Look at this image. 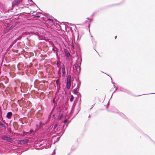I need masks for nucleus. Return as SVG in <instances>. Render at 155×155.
<instances>
[{"mask_svg":"<svg viewBox=\"0 0 155 155\" xmlns=\"http://www.w3.org/2000/svg\"><path fill=\"white\" fill-rule=\"evenodd\" d=\"M24 5L22 2V0H14L12 3V7L15 6H20Z\"/></svg>","mask_w":155,"mask_h":155,"instance_id":"f257e3e1","label":"nucleus"},{"mask_svg":"<svg viewBox=\"0 0 155 155\" xmlns=\"http://www.w3.org/2000/svg\"><path fill=\"white\" fill-rule=\"evenodd\" d=\"M71 77L70 75H68L67 78V83L66 87L68 89H69L71 86Z\"/></svg>","mask_w":155,"mask_h":155,"instance_id":"f03ea898","label":"nucleus"},{"mask_svg":"<svg viewBox=\"0 0 155 155\" xmlns=\"http://www.w3.org/2000/svg\"><path fill=\"white\" fill-rule=\"evenodd\" d=\"M2 139L4 140H6L8 142H12L13 140L12 138L6 136H4L2 137Z\"/></svg>","mask_w":155,"mask_h":155,"instance_id":"7ed1b4c3","label":"nucleus"},{"mask_svg":"<svg viewBox=\"0 0 155 155\" xmlns=\"http://www.w3.org/2000/svg\"><path fill=\"white\" fill-rule=\"evenodd\" d=\"M25 11L23 13L26 14H29L31 12V10L28 7H25Z\"/></svg>","mask_w":155,"mask_h":155,"instance_id":"20e7f679","label":"nucleus"},{"mask_svg":"<svg viewBox=\"0 0 155 155\" xmlns=\"http://www.w3.org/2000/svg\"><path fill=\"white\" fill-rule=\"evenodd\" d=\"M64 53L66 56L68 58L70 56V54L69 52L66 49H64Z\"/></svg>","mask_w":155,"mask_h":155,"instance_id":"39448f33","label":"nucleus"},{"mask_svg":"<svg viewBox=\"0 0 155 155\" xmlns=\"http://www.w3.org/2000/svg\"><path fill=\"white\" fill-rule=\"evenodd\" d=\"M12 112H9L7 113L6 117L8 118V119H10L11 118L12 116Z\"/></svg>","mask_w":155,"mask_h":155,"instance_id":"423d86ee","label":"nucleus"},{"mask_svg":"<svg viewBox=\"0 0 155 155\" xmlns=\"http://www.w3.org/2000/svg\"><path fill=\"white\" fill-rule=\"evenodd\" d=\"M62 71V76H64L65 75V68L64 65L62 68L61 69Z\"/></svg>","mask_w":155,"mask_h":155,"instance_id":"0eeeda50","label":"nucleus"},{"mask_svg":"<svg viewBox=\"0 0 155 155\" xmlns=\"http://www.w3.org/2000/svg\"><path fill=\"white\" fill-rule=\"evenodd\" d=\"M28 141V139H25L21 141V143H27Z\"/></svg>","mask_w":155,"mask_h":155,"instance_id":"6e6552de","label":"nucleus"},{"mask_svg":"<svg viewBox=\"0 0 155 155\" xmlns=\"http://www.w3.org/2000/svg\"><path fill=\"white\" fill-rule=\"evenodd\" d=\"M0 125L2 126V127H3L4 129L6 128V127L5 125L3 124L2 123V122L0 121Z\"/></svg>","mask_w":155,"mask_h":155,"instance_id":"1a4fd4ad","label":"nucleus"},{"mask_svg":"<svg viewBox=\"0 0 155 155\" xmlns=\"http://www.w3.org/2000/svg\"><path fill=\"white\" fill-rule=\"evenodd\" d=\"M63 117V114H61L60 116H59L57 118V119L58 120H61V118H62V117Z\"/></svg>","mask_w":155,"mask_h":155,"instance_id":"9d476101","label":"nucleus"},{"mask_svg":"<svg viewBox=\"0 0 155 155\" xmlns=\"http://www.w3.org/2000/svg\"><path fill=\"white\" fill-rule=\"evenodd\" d=\"M74 97L72 95H71V98L70 99V101L72 102L73 101Z\"/></svg>","mask_w":155,"mask_h":155,"instance_id":"9b49d317","label":"nucleus"},{"mask_svg":"<svg viewBox=\"0 0 155 155\" xmlns=\"http://www.w3.org/2000/svg\"><path fill=\"white\" fill-rule=\"evenodd\" d=\"M73 92L74 94H77V89H74L73 91Z\"/></svg>","mask_w":155,"mask_h":155,"instance_id":"f8f14e48","label":"nucleus"},{"mask_svg":"<svg viewBox=\"0 0 155 155\" xmlns=\"http://www.w3.org/2000/svg\"><path fill=\"white\" fill-rule=\"evenodd\" d=\"M58 124H55L54 125V128H53V129L54 130L58 126Z\"/></svg>","mask_w":155,"mask_h":155,"instance_id":"ddd939ff","label":"nucleus"},{"mask_svg":"<svg viewBox=\"0 0 155 155\" xmlns=\"http://www.w3.org/2000/svg\"><path fill=\"white\" fill-rule=\"evenodd\" d=\"M14 25H12L9 28V30H11L14 27Z\"/></svg>","mask_w":155,"mask_h":155,"instance_id":"4468645a","label":"nucleus"},{"mask_svg":"<svg viewBox=\"0 0 155 155\" xmlns=\"http://www.w3.org/2000/svg\"><path fill=\"white\" fill-rule=\"evenodd\" d=\"M39 124L40 126H41L42 125H43V124L42 123V122H40L39 123Z\"/></svg>","mask_w":155,"mask_h":155,"instance_id":"2eb2a0df","label":"nucleus"},{"mask_svg":"<svg viewBox=\"0 0 155 155\" xmlns=\"http://www.w3.org/2000/svg\"><path fill=\"white\" fill-rule=\"evenodd\" d=\"M67 121L68 120H67V119H66V120H64V123H67Z\"/></svg>","mask_w":155,"mask_h":155,"instance_id":"dca6fc26","label":"nucleus"},{"mask_svg":"<svg viewBox=\"0 0 155 155\" xmlns=\"http://www.w3.org/2000/svg\"><path fill=\"white\" fill-rule=\"evenodd\" d=\"M58 81H59V80L58 79H57L56 81V83L57 84H58Z\"/></svg>","mask_w":155,"mask_h":155,"instance_id":"f3484780","label":"nucleus"},{"mask_svg":"<svg viewBox=\"0 0 155 155\" xmlns=\"http://www.w3.org/2000/svg\"><path fill=\"white\" fill-rule=\"evenodd\" d=\"M58 74H61V71H60V70H59L58 71Z\"/></svg>","mask_w":155,"mask_h":155,"instance_id":"a211bd4d","label":"nucleus"},{"mask_svg":"<svg viewBox=\"0 0 155 155\" xmlns=\"http://www.w3.org/2000/svg\"><path fill=\"white\" fill-rule=\"evenodd\" d=\"M48 20H49V21H51L52 22V20H51V19L48 18Z\"/></svg>","mask_w":155,"mask_h":155,"instance_id":"6ab92c4d","label":"nucleus"},{"mask_svg":"<svg viewBox=\"0 0 155 155\" xmlns=\"http://www.w3.org/2000/svg\"><path fill=\"white\" fill-rule=\"evenodd\" d=\"M36 17L37 18H39L40 17V16H37Z\"/></svg>","mask_w":155,"mask_h":155,"instance_id":"aec40b11","label":"nucleus"},{"mask_svg":"<svg viewBox=\"0 0 155 155\" xmlns=\"http://www.w3.org/2000/svg\"><path fill=\"white\" fill-rule=\"evenodd\" d=\"M117 38V36H115V37H114L115 39H116Z\"/></svg>","mask_w":155,"mask_h":155,"instance_id":"412c9836","label":"nucleus"},{"mask_svg":"<svg viewBox=\"0 0 155 155\" xmlns=\"http://www.w3.org/2000/svg\"><path fill=\"white\" fill-rule=\"evenodd\" d=\"M36 126L38 127V124H37L36 125Z\"/></svg>","mask_w":155,"mask_h":155,"instance_id":"4be33fe9","label":"nucleus"},{"mask_svg":"<svg viewBox=\"0 0 155 155\" xmlns=\"http://www.w3.org/2000/svg\"><path fill=\"white\" fill-rule=\"evenodd\" d=\"M10 30L9 29V30H8V31H9Z\"/></svg>","mask_w":155,"mask_h":155,"instance_id":"5701e85b","label":"nucleus"},{"mask_svg":"<svg viewBox=\"0 0 155 155\" xmlns=\"http://www.w3.org/2000/svg\"><path fill=\"white\" fill-rule=\"evenodd\" d=\"M10 30L9 29V30H8V31H9Z\"/></svg>","mask_w":155,"mask_h":155,"instance_id":"b1692460","label":"nucleus"},{"mask_svg":"<svg viewBox=\"0 0 155 155\" xmlns=\"http://www.w3.org/2000/svg\"><path fill=\"white\" fill-rule=\"evenodd\" d=\"M21 6H20V8H21Z\"/></svg>","mask_w":155,"mask_h":155,"instance_id":"393cba45","label":"nucleus"}]
</instances>
